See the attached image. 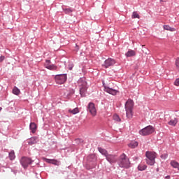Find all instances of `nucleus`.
Returning a JSON list of instances; mask_svg holds the SVG:
<instances>
[{
	"mask_svg": "<svg viewBox=\"0 0 179 179\" xmlns=\"http://www.w3.org/2000/svg\"><path fill=\"white\" fill-rule=\"evenodd\" d=\"M46 62H47L48 64H50V63L51 62V61H50V60H46Z\"/></svg>",
	"mask_w": 179,
	"mask_h": 179,
	"instance_id": "nucleus-35",
	"label": "nucleus"
},
{
	"mask_svg": "<svg viewBox=\"0 0 179 179\" xmlns=\"http://www.w3.org/2000/svg\"><path fill=\"white\" fill-rule=\"evenodd\" d=\"M5 59V56L0 55V62H2Z\"/></svg>",
	"mask_w": 179,
	"mask_h": 179,
	"instance_id": "nucleus-33",
	"label": "nucleus"
},
{
	"mask_svg": "<svg viewBox=\"0 0 179 179\" xmlns=\"http://www.w3.org/2000/svg\"><path fill=\"white\" fill-rule=\"evenodd\" d=\"M132 19H139V14H138L137 12L134 11L133 12V14L131 15Z\"/></svg>",
	"mask_w": 179,
	"mask_h": 179,
	"instance_id": "nucleus-27",
	"label": "nucleus"
},
{
	"mask_svg": "<svg viewBox=\"0 0 179 179\" xmlns=\"http://www.w3.org/2000/svg\"><path fill=\"white\" fill-rule=\"evenodd\" d=\"M175 86H179V78H177L174 82Z\"/></svg>",
	"mask_w": 179,
	"mask_h": 179,
	"instance_id": "nucleus-30",
	"label": "nucleus"
},
{
	"mask_svg": "<svg viewBox=\"0 0 179 179\" xmlns=\"http://www.w3.org/2000/svg\"><path fill=\"white\" fill-rule=\"evenodd\" d=\"M113 120H114V121H116V122H121V118L117 114H115L113 115Z\"/></svg>",
	"mask_w": 179,
	"mask_h": 179,
	"instance_id": "nucleus-25",
	"label": "nucleus"
},
{
	"mask_svg": "<svg viewBox=\"0 0 179 179\" xmlns=\"http://www.w3.org/2000/svg\"><path fill=\"white\" fill-rule=\"evenodd\" d=\"M29 128L32 134H34L36 132V129H37V125L34 122H31L29 125Z\"/></svg>",
	"mask_w": 179,
	"mask_h": 179,
	"instance_id": "nucleus-14",
	"label": "nucleus"
},
{
	"mask_svg": "<svg viewBox=\"0 0 179 179\" xmlns=\"http://www.w3.org/2000/svg\"><path fill=\"white\" fill-rule=\"evenodd\" d=\"M63 10L64 13H66V15H69V13H72V10H71V8H64Z\"/></svg>",
	"mask_w": 179,
	"mask_h": 179,
	"instance_id": "nucleus-28",
	"label": "nucleus"
},
{
	"mask_svg": "<svg viewBox=\"0 0 179 179\" xmlns=\"http://www.w3.org/2000/svg\"><path fill=\"white\" fill-rule=\"evenodd\" d=\"M146 169H148V166L143 164H140L138 166V170H139V171H143L146 170Z\"/></svg>",
	"mask_w": 179,
	"mask_h": 179,
	"instance_id": "nucleus-17",
	"label": "nucleus"
},
{
	"mask_svg": "<svg viewBox=\"0 0 179 179\" xmlns=\"http://www.w3.org/2000/svg\"><path fill=\"white\" fill-rule=\"evenodd\" d=\"M129 148L131 149H135V148L138 147V142L136 141H131L129 145Z\"/></svg>",
	"mask_w": 179,
	"mask_h": 179,
	"instance_id": "nucleus-19",
	"label": "nucleus"
},
{
	"mask_svg": "<svg viewBox=\"0 0 179 179\" xmlns=\"http://www.w3.org/2000/svg\"><path fill=\"white\" fill-rule=\"evenodd\" d=\"M118 163L120 167H124V169H129V166L131 164V162H129V159L127 157V155H125V154H122V155H120Z\"/></svg>",
	"mask_w": 179,
	"mask_h": 179,
	"instance_id": "nucleus-4",
	"label": "nucleus"
},
{
	"mask_svg": "<svg viewBox=\"0 0 179 179\" xmlns=\"http://www.w3.org/2000/svg\"><path fill=\"white\" fill-rule=\"evenodd\" d=\"M164 30H167L168 31H176L175 28H173L169 25H164Z\"/></svg>",
	"mask_w": 179,
	"mask_h": 179,
	"instance_id": "nucleus-21",
	"label": "nucleus"
},
{
	"mask_svg": "<svg viewBox=\"0 0 179 179\" xmlns=\"http://www.w3.org/2000/svg\"><path fill=\"white\" fill-rule=\"evenodd\" d=\"M166 179H170V176H167L165 177Z\"/></svg>",
	"mask_w": 179,
	"mask_h": 179,
	"instance_id": "nucleus-34",
	"label": "nucleus"
},
{
	"mask_svg": "<svg viewBox=\"0 0 179 179\" xmlns=\"http://www.w3.org/2000/svg\"><path fill=\"white\" fill-rule=\"evenodd\" d=\"M76 141H80V139L78 138V139H76Z\"/></svg>",
	"mask_w": 179,
	"mask_h": 179,
	"instance_id": "nucleus-38",
	"label": "nucleus"
},
{
	"mask_svg": "<svg viewBox=\"0 0 179 179\" xmlns=\"http://www.w3.org/2000/svg\"><path fill=\"white\" fill-rule=\"evenodd\" d=\"M69 113L73 115L78 114L79 113V108H75L74 109H69Z\"/></svg>",
	"mask_w": 179,
	"mask_h": 179,
	"instance_id": "nucleus-22",
	"label": "nucleus"
},
{
	"mask_svg": "<svg viewBox=\"0 0 179 179\" xmlns=\"http://www.w3.org/2000/svg\"><path fill=\"white\" fill-rule=\"evenodd\" d=\"M47 163H50L51 164H55V166H59V162L55 159H46Z\"/></svg>",
	"mask_w": 179,
	"mask_h": 179,
	"instance_id": "nucleus-15",
	"label": "nucleus"
},
{
	"mask_svg": "<svg viewBox=\"0 0 179 179\" xmlns=\"http://www.w3.org/2000/svg\"><path fill=\"white\" fill-rule=\"evenodd\" d=\"M106 160L110 163V164H113V163H115L117 162V157L115 155L108 154V155H106Z\"/></svg>",
	"mask_w": 179,
	"mask_h": 179,
	"instance_id": "nucleus-10",
	"label": "nucleus"
},
{
	"mask_svg": "<svg viewBox=\"0 0 179 179\" xmlns=\"http://www.w3.org/2000/svg\"><path fill=\"white\" fill-rule=\"evenodd\" d=\"M125 55L126 57H135V55H136V53L135 52V51L130 50L125 54Z\"/></svg>",
	"mask_w": 179,
	"mask_h": 179,
	"instance_id": "nucleus-18",
	"label": "nucleus"
},
{
	"mask_svg": "<svg viewBox=\"0 0 179 179\" xmlns=\"http://www.w3.org/2000/svg\"><path fill=\"white\" fill-rule=\"evenodd\" d=\"M0 111H2V107H0Z\"/></svg>",
	"mask_w": 179,
	"mask_h": 179,
	"instance_id": "nucleus-37",
	"label": "nucleus"
},
{
	"mask_svg": "<svg viewBox=\"0 0 179 179\" xmlns=\"http://www.w3.org/2000/svg\"><path fill=\"white\" fill-rule=\"evenodd\" d=\"M170 164L173 169H177V170H179V163L176 160H171Z\"/></svg>",
	"mask_w": 179,
	"mask_h": 179,
	"instance_id": "nucleus-12",
	"label": "nucleus"
},
{
	"mask_svg": "<svg viewBox=\"0 0 179 179\" xmlns=\"http://www.w3.org/2000/svg\"><path fill=\"white\" fill-rule=\"evenodd\" d=\"M152 132H155V129L152 126H148L144 129L140 130L139 134L143 136H147V135L152 134Z\"/></svg>",
	"mask_w": 179,
	"mask_h": 179,
	"instance_id": "nucleus-5",
	"label": "nucleus"
},
{
	"mask_svg": "<svg viewBox=\"0 0 179 179\" xmlns=\"http://www.w3.org/2000/svg\"><path fill=\"white\" fill-rule=\"evenodd\" d=\"M31 163H33V161L29 157H22L20 159V164L24 169H27V167H29V165L31 164Z\"/></svg>",
	"mask_w": 179,
	"mask_h": 179,
	"instance_id": "nucleus-7",
	"label": "nucleus"
},
{
	"mask_svg": "<svg viewBox=\"0 0 179 179\" xmlns=\"http://www.w3.org/2000/svg\"><path fill=\"white\" fill-rule=\"evenodd\" d=\"M13 94H15V96H19V94H20V90H19V88H17V87H15L13 89Z\"/></svg>",
	"mask_w": 179,
	"mask_h": 179,
	"instance_id": "nucleus-23",
	"label": "nucleus"
},
{
	"mask_svg": "<svg viewBox=\"0 0 179 179\" xmlns=\"http://www.w3.org/2000/svg\"><path fill=\"white\" fill-rule=\"evenodd\" d=\"M91 157H92V159H94V157H95L94 155H91L88 156L87 160H90V162Z\"/></svg>",
	"mask_w": 179,
	"mask_h": 179,
	"instance_id": "nucleus-32",
	"label": "nucleus"
},
{
	"mask_svg": "<svg viewBox=\"0 0 179 179\" xmlns=\"http://www.w3.org/2000/svg\"><path fill=\"white\" fill-rule=\"evenodd\" d=\"M115 64V60L112 58H108L105 60L104 63L102 64L103 68H110V66H113Z\"/></svg>",
	"mask_w": 179,
	"mask_h": 179,
	"instance_id": "nucleus-9",
	"label": "nucleus"
},
{
	"mask_svg": "<svg viewBox=\"0 0 179 179\" xmlns=\"http://www.w3.org/2000/svg\"><path fill=\"white\" fill-rule=\"evenodd\" d=\"M178 122V119L177 117H175L174 119H171L169 122V125H171L172 127H176L177 125V123Z\"/></svg>",
	"mask_w": 179,
	"mask_h": 179,
	"instance_id": "nucleus-13",
	"label": "nucleus"
},
{
	"mask_svg": "<svg viewBox=\"0 0 179 179\" xmlns=\"http://www.w3.org/2000/svg\"><path fill=\"white\" fill-rule=\"evenodd\" d=\"M35 143H37V138L36 137H32L28 141V144L30 145H35Z\"/></svg>",
	"mask_w": 179,
	"mask_h": 179,
	"instance_id": "nucleus-16",
	"label": "nucleus"
},
{
	"mask_svg": "<svg viewBox=\"0 0 179 179\" xmlns=\"http://www.w3.org/2000/svg\"><path fill=\"white\" fill-rule=\"evenodd\" d=\"M145 162L148 166H155L156 163V157H157V153L153 151H147L145 152Z\"/></svg>",
	"mask_w": 179,
	"mask_h": 179,
	"instance_id": "nucleus-2",
	"label": "nucleus"
},
{
	"mask_svg": "<svg viewBox=\"0 0 179 179\" xmlns=\"http://www.w3.org/2000/svg\"><path fill=\"white\" fill-rule=\"evenodd\" d=\"M104 90L105 92H106V93H109V94H112L113 96H115V94H117V93L118 92L117 90H114L110 87H105Z\"/></svg>",
	"mask_w": 179,
	"mask_h": 179,
	"instance_id": "nucleus-11",
	"label": "nucleus"
},
{
	"mask_svg": "<svg viewBox=\"0 0 179 179\" xmlns=\"http://www.w3.org/2000/svg\"><path fill=\"white\" fill-rule=\"evenodd\" d=\"M78 88L81 97H85L86 93H87V83L86 82V78H83L78 80Z\"/></svg>",
	"mask_w": 179,
	"mask_h": 179,
	"instance_id": "nucleus-1",
	"label": "nucleus"
},
{
	"mask_svg": "<svg viewBox=\"0 0 179 179\" xmlns=\"http://www.w3.org/2000/svg\"><path fill=\"white\" fill-rule=\"evenodd\" d=\"M66 79V74H59L55 76V80L57 85H64Z\"/></svg>",
	"mask_w": 179,
	"mask_h": 179,
	"instance_id": "nucleus-6",
	"label": "nucleus"
},
{
	"mask_svg": "<svg viewBox=\"0 0 179 179\" xmlns=\"http://www.w3.org/2000/svg\"><path fill=\"white\" fill-rule=\"evenodd\" d=\"M134 108V101L132 99H128L125 103V110L127 117L131 120L132 118L134 113H132V109Z\"/></svg>",
	"mask_w": 179,
	"mask_h": 179,
	"instance_id": "nucleus-3",
	"label": "nucleus"
},
{
	"mask_svg": "<svg viewBox=\"0 0 179 179\" xmlns=\"http://www.w3.org/2000/svg\"><path fill=\"white\" fill-rule=\"evenodd\" d=\"M45 68H47V69H50V71L57 70V66H55V65H48L45 66Z\"/></svg>",
	"mask_w": 179,
	"mask_h": 179,
	"instance_id": "nucleus-26",
	"label": "nucleus"
},
{
	"mask_svg": "<svg viewBox=\"0 0 179 179\" xmlns=\"http://www.w3.org/2000/svg\"><path fill=\"white\" fill-rule=\"evenodd\" d=\"M169 155L167 154H164L161 155V159H163L164 160H166V159H167V157Z\"/></svg>",
	"mask_w": 179,
	"mask_h": 179,
	"instance_id": "nucleus-29",
	"label": "nucleus"
},
{
	"mask_svg": "<svg viewBox=\"0 0 179 179\" xmlns=\"http://www.w3.org/2000/svg\"><path fill=\"white\" fill-rule=\"evenodd\" d=\"M143 52H144V54H146V55H149V50H148V49H145L143 50Z\"/></svg>",
	"mask_w": 179,
	"mask_h": 179,
	"instance_id": "nucleus-31",
	"label": "nucleus"
},
{
	"mask_svg": "<svg viewBox=\"0 0 179 179\" xmlns=\"http://www.w3.org/2000/svg\"><path fill=\"white\" fill-rule=\"evenodd\" d=\"M87 111H89V113H90V114H91V115H92V117H96V115H97V109H96V106L94 105V103L90 102L88 104Z\"/></svg>",
	"mask_w": 179,
	"mask_h": 179,
	"instance_id": "nucleus-8",
	"label": "nucleus"
},
{
	"mask_svg": "<svg viewBox=\"0 0 179 179\" xmlns=\"http://www.w3.org/2000/svg\"><path fill=\"white\" fill-rule=\"evenodd\" d=\"M16 157V156L15 155V151H11L9 153V159L10 160H15V158Z\"/></svg>",
	"mask_w": 179,
	"mask_h": 179,
	"instance_id": "nucleus-24",
	"label": "nucleus"
},
{
	"mask_svg": "<svg viewBox=\"0 0 179 179\" xmlns=\"http://www.w3.org/2000/svg\"><path fill=\"white\" fill-rule=\"evenodd\" d=\"M76 45L77 47V50H79V48H78V45Z\"/></svg>",
	"mask_w": 179,
	"mask_h": 179,
	"instance_id": "nucleus-36",
	"label": "nucleus"
},
{
	"mask_svg": "<svg viewBox=\"0 0 179 179\" xmlns=\"http://www.w3.org/2000/svg\"><path fill=\"white\" fill-rule=\"evenodd\" d=\"M98 150L99 152H100L101 153V155H103V156H105L106 157L108 156V152H107V150L101 148H98Z\"/></svg>",
	"mask_w": 179,
	"mask_h": 179,
	"instance_id": "nucleus-20",
	"label": "nucleus"
}]
</instances>
